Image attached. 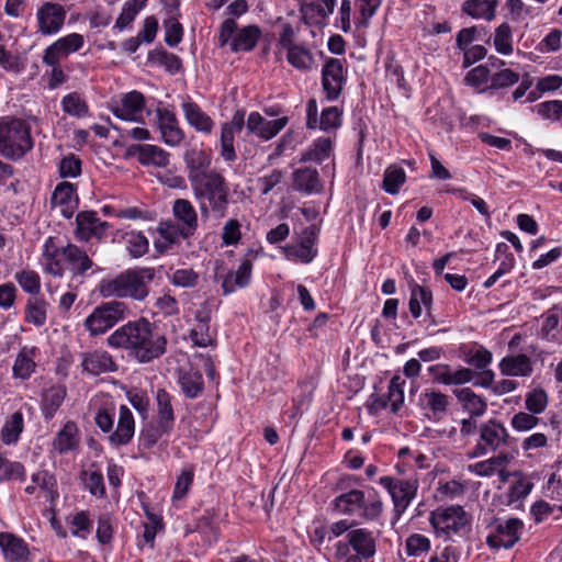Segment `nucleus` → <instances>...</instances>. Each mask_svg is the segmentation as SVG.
Returning a JSON list of instances; mask_svg holds the SVG:
<instances>
[{"mask_svg":"<svg viewBox=\"0 0 562 562\" xmlns=\"http://www.w3.org/2000/svg\"><path fill=\"white\" fill-rule=\"evenodd\" d=\"M108 345L122 349L139 363H149L167 350V338L146 317L128 321L115 329L106 339Z\"/></svg>","mask_w":562,"mask_h":562,"instance_id":"f257e3e1","label":"nucleus"},{"mask_svg":"<svg viewBox=\"0 0 562 562\" xmlns=\"http://www.w3.org/2000/svg\"><path fill=\"white\" fill-rule=\"evenodd\" d=\"M155 276L154 268L127 269L113 279L102 280L100 293L104 297L114 296L143 302L149 295V284Z\"/></svg>","mask_w":562,"mask_h":562,"instance_id":"f03ea898","label":"nucleus"},{"mask_svg":"<svg viewBox=\"0 0 562 562\" xmlns=\"http://www.w3.org/2000/svg\"><path fill=\"white\" fill-rule=\"evenodd\" d=\"M190 186L202 217L209 218L211 214L217 218L226 216L229 205V186L220 171Z\"/></svg>","mask_w":562,"mask_h":562,"instance_id":"7ed1b4c3","label":"nucleus"},{"mask_svg":"<svg viewBox=\"0 0 562 562\" xmlns=\"http://www.w3.org/2000/svg\"><path fill=\"white\" fill-rule=\"evenodd\" d=\"M33 148L30 125L22 119L5 117L0 122V155L19 160Z\"/></svg>","mask_w":562,"mask_h":562,"instance_id":"20e7f679","label":"nucleus"},{"mask_svg":"<svg viewBox=\"0 0 562 562\" xmlns=\"http://www.w3.org/2000/svg\"><path fill=\"white\" fill-rule=\"evenodd\" d=\"M335 558L344 562H363L376 551L373 533L364 528L348 531L346 540L336 543Z\"/></svg>","mask_w":562,"mask_h":562,"instance_id":"39448f33","label":"nucleus"},{"mask_svg":"<svg viewBox=\"0 0 562 562\" xmlns=\"http://www.w3.org/2000/svg\"><path fill=\"white\" fill-rule=\"evenodd\" d=\"M94 422L97 426L103 431L109 434V441L114 447L126 446L131 442L135 432V420L131 409L122 405L119 412V419L115 430L114 426V414L108 409H99Z\"/></svg>","mask_w":562,"mask_h":562,"instance_id":"423d86ee","label":"nucleus"},{"mask_svg":"<svg viewBox=\"0 0 562 562\" xmlns=\"http://www.w3.org/2000/svg\"><path fill=\"white\" fill-rule=\"evenodd\" d=\"M130 314L128 306L122 301H110L97 306L86 318L85 327L91 336L104 334Z\"/></svg>","mask_w":562,"mask_h":562,"instance_id":"0eeeda50","label":"nucleus"},{"mask_svg":"<svg viewBox=\"0 0 562 562\" xmlns=\"http://www.w3.org/2000/svg\"><path fill=\"white\" fill-rule=\"evenodd\" d=\"M261 36V30L257 25H247L237 29V22L229 18L226 19L220 27V45L223 47L231 41V50L249 52L252 50Z\"/></svg>","mask_w":562,"mask_h":562,"instance_id":"6e6552de","label":"nucleus"},{"mask_svg":"<svg viewBox=\"0 0 562 562\" xmlns=\"http://www.w3.org/2000/svg\"><path fill=\"white\" fill-rule=\"evenodd\" d=\"M470 515L459 505L437 508L430 516V522L436 532L445 533L448 537L463 530L470 525Z\"/></svg>","mask_w":562,"mask_h":562,"instance_id":"1a4fd4ad","label":"nucleus"},{"mask_svg":"<svg viewBox=\"0 0 562 562\" xmlns=\"http://www.w3.org/2000/svg\"><path fill=\"white\" fill-rule=\"evenodd\" d=\"M490 526L494 527V531L486 537V544L494 550L513 548L519 541L524 528L522 521L518 518H495Z\"/></svg>","mask_w":562,"mask_h":562,"instance_id":"9d476101","label":"nucleus"},{"mask_svg":"<svg viewBox=\"0 0 562 562\" xmlns=\"http://www.w3.org/2000/svg\"><path fill=\"white\" fill-rule=\"evenodd\" d=\"M347 82L345 60L328 57L322 68V88L328 101L337 100Z\"/></svg>","mask_w":562,"mask_h":562,"instance_id":"9b49d317","label":"nucleus"},{"mask_svg":"<svg viewBox=\"0 0 562 562\" xmlns=\"http://www.w3.org/2000/svg\"><path fill=\"white\" fill-rule=\"evenodd\" d=\"M509 435L505 426L490 419L480 426V439L473 449L471 457H481L487 452H494L502 446L508 445Z\"/></svg>","mask_w":562,"mask_h":562,"instance_id":"f8f14e48","label":"nucleus"},{"mask_svg":"<svg viewBox=\"0 0 562 562\" xmlns=\"http://www.w3.org/2000/svg\"><path fill=\"white\" fill-rule=\"evenodd\" d=\"M380 484L391 494L396 512H405L417 492V481L400 480L391 476L380 477Z\"/></svg>","mask_w":562,"mask_h":562,"instance_id":"ddd939ff","label":"nucleus"},{"mask_svg":"<svg viewBox=\"0 0 562 562\" xmlns=\"http://www.w3.org/2000/svg\"><path fill=\"white\" fill-rule=\"evenodd\" d=\"M65 8L55 2H44L36 12L37 31L44 36L58 33L65 24Z\"/></svg>","mask_w":562,"mask_h":562,"instance_id":"4468645a","label":"nucleus"},{"mask_svg":"<svg viewBox=\"0 0 562 562\" xmlns=\"http://www.w3.org/2000/svg\"><path fill=\"white\" fill-rule=\"evenodd\" d=\"M85 45V38L81 34L71 33L63 36L50 44L43 54V63L56 64L67 58L70 54L80 50Z\"/></svg>","mask_w":562,"mask_h":562,"instance_id":"2eb2a0df","label":"nucleus"},{"mask_svg":"<svg viewBox=\"0 0 562 562\" xmlns=\"http://www.w3.org/2000/svg\"><path fill=\"white\" fill-rule=\"evenodd\" d=\"M184 164L190 184L217 172V170L211 168V155L202 149L188 150L184 155Z\"/></svg>","mask_w":562,"mask_h":562,"instance_id":"dca6fc26","label":"nucleus"},{"mask_svg":"<svg viewBox=\"0 0 562 562\" xmlns=\"http://www.w3.org/2000/svg\"><path fill=\"white\" fill-rule=\"evenodd\" d=\"M319 228L312 225L304 229L302 240L296 245H290L284 248L288 258L296 259L302 262H311L317 255V250L313 248L318 237Z\"/></svg>","mask_w":562,"mask_h":562,"instance_id":"f3484780","label":"nucleus"},{"mask_svg":"<svg viewBox=\"0 0 562 562\" xmlns=\"http://www.w3.org/2000/svg\"><path fill=\"white\" fill-rule=\"evenodd\" d=\"M157 125L165 144L178 146L184 138L182 130L179 127L176 114L168 109L157 110Z\"/></svg>","mask_w":562,"mask_h":562,"instance_id":"a211bd4d","label":"nucleus"},{"mask_svg":"<svg viewBox=\"0 0 562 562\" xmlns=\"http://www.w3.org/2000/svg\"><path fill=\"white\" fill-rule=\"evenodd\" d=\"M127 155L137 157L139 164L144 166L164 168L169 164V154L156 145H131L127 147Z\"/></svg>","mask_w":562,"mask_h":562,"instance_id":"6ab92c4d","label":"nucleus"},{"mask_svg":"<svg viewBox=\"0 0 562 562\" xmlns=\"http://www.w3.org/2000/svg\"><path fill=\"white\" fill-rule=\"evenodd\" d=\"M0 549L5 562H30L26 542L11 532H0Z\"/></svg>","mask_w":562,"mask_h":562,"instance_id":"aec40b11","label":"nucleus"},{"mask_svg":"<svg viewBox=\"0 0 562 562\" xmlns=\"http://www.w3.org/2000/svg\"><path fill=\"white\" fill-rule=\"evenodd\" d=\"M172 214L182 226L183 238L193 236L198 229V213L189 200L177 199L172 205Z\"/></svg>","mask_w":562,"mask_h":562,"instance_id":"412c9836","label":"nucleus"},{"mask_svg":"<svg viewBox=\"0 0 562 562\" xmlns=\"http://www.w3.org/2000/svg\"><path fill=\"white\" fill-rule=\"evenodd\" d=\"M76 236L80 240H88L92 236L101 237L108 228V223L102 222L95 212H81L76 217Z\"/></svg>","mask_w":562,"mask_h":562,"instance_id":"4be33fe9","label":"nucleus"},{"mask_svg":"<svg viewBox=\"0 0 562 562\" xmlns=\"http://www.w3.org/2000/svg\"><path fill=\"white\" fill-rule=\"evenodd\" d=\"M61 257L74 277L85 276L93 266L87 252L74 244L61 247Z\"/></svg>","mask_w":562,"mask_h":562,"instance_id":"5701e85b","label":"nucleus"},{"mask_svg":"<svg viewBox=\"0 0 562 562\" xmlns=\"http://www.w3.org/2000/svg\"><path fill=\"white\" fill-rule=\"evenodd\" d=\"M81 366L83 371L92 375H99L116 370V363L114 362L112 356L102 350H94L82 353Z\"/></svg>","mask_w":562,"mask_h":562,"instance_id":"b1692460","label":"nucleus"},{"mask_svg":"<svg viewBox=\"0 0 562 562\" xmlns=\"http://www.w3.org/2000/svg\"><path fill=\"white\" fill-rule=\"evenodd\" d=\"M145 106V97L138 91L126 93L121 104L113 108V114L125 121H137Z\"/></svg>","mask_w":562,"mask_h":562,"instance_id":"393cba45","label":"nucleus"},{"mask_svg":"<svg viewBox=\"0 0 562 562\" xmlns=\"http://www.w3.org/2000/svg\"><path fill=\"white\" fill-rule=\"evenodd\" d=\"M52 203L54 206L60 207L64 217L70 218L78 204L75 186L66 181L57 184L52 195Z\"/></svg>","mask_w":562,"mask_h":562,"instance_id":"a878e982","label":"nucleus"},{"mask_svg":"<svg viewBox=\"0 0 562 562\" xmlns=\"http://www.w3.org/2000/svg\"><path fill=\"white\" fill-rule=\"evenodd\" d=\"M404 385L405 381L401 376L394 375L390 381L387 394L376 398L373 405L379 409H384L390 404L391 412L397 413L404 403Z\"/></svg>","mask_w":562,"mask_h":562,"instance_id":"bb28decb","label":"nucleus"},{"mask_svg":"<svg viewBox=\"0 0 562 562\" xmlns=\"http://www.w3.org/2000/svg\"><path fill=\"white\" fill-rule=\"evenodd\" d=\"M453 394L471 417H481L487 408L486 401L470 387L454 389Z\"/></svg>","mask_w":562,"mask_h":562,"instance_id":"cd10ccee","label":"nucleus"},{"mask_svg":"<svg viewBox=\"0 0 562 562\" xmlns=\"http://www.w3.org/2000/svg\"><path fill=\"white\" fill-rule=\"evenodd\" d=\"M172 396L165 390L156 392L157 423L162 431H172L175 426V413L172 408Z\"/></svg>","mask_w":562,"mask_h":562,"instance_id":"c85d7f7f","label":"nucleus"},{"mask_svg":"<svg viewBox=\"0 0 562 562\" xmlns=\"http://www.w3.org/2000/svg\"><path fill=\"white\" fill-rule=\"evenodd\" d=\"M499 370L507 376H527L532 372L531 360L524 353L504 357L499 362Z\"/></svg>","mask_w":562,"mask_h":562,"instance_id":"c756f323","label":"nucleus"},{"mask_svg":"<svg viewBox=\"0 0 562 562\" xmlns=\"http://www.w3.org/2000/svg\"><path fill=\"white\" fill-rule=\"evenodd\" d=\"M419 406L440 419L448 411L449 396L435 390H426L419 395Z\"/></svg>","mask_w":562,"mask_h":562,"instance_id":"7c9ffc66","label":"nucleus"},{"mask_svg":"<svg viewBox=\"0 0 562 562\" xmlns=\"http://www.w3.org/2000/svg\"><path fill=\"white\" fill-rule=\"evenodd\" d=\"M359 516L367 521L379 520L383 513V503L378 492L370 487L363 491V502L358 507Z\"/></svg>","mask_w":562,"mask_h":562,"instance_id":"2f4dec72","label":"nucleus"},{"mask_svg":"<svg viewBox=\"0 0 562 562\" xmlns=\"http://www.w3.org/2000/svg\"><path fill=\"white\" fill-rule=\"evenodd\" d=\"M252 265L250 260H244L236 271H229L223 279L222 289L225 295L233 293L237 288H244L249 283Z\"/></svg>","mask_w":562,"mask_h":562,"instance_id":"473e14b6","label":"nucleus"},{"mask_svg":"<svg viewBox=\"0 0 562 562\" xmlns=\"http://www.w3.org/2000/svg\"><path fill=\"white\" fill-rule=\"evenodd\" d=\"M293 188L307 194L318 192L322 189L318 171L310 167L296 169L293 172Z\"/></svg>","mask_w":562,"mask_h":562,"instance_id":"72a5a7b5","label":"nucleus"},{"mask_svg":"<svg viewBox=\"0 0 562 562\" xmlns=\"http://www.w3.org/2000/svg\"><path fill=\"white\" fill-rule=\"evenodd\" d=\"M432 304V293L429 289L414 283L411 286V297L408 302V308L414 318H418L422 315V305L426 310V316H430V308Z\"/></svg>","mask_w":562,"mask_h":562,"instance_id":"f704fd0d","label":"nucleus"},{"mask_svg":"<svg viewBox=\"0 0 562 562\" xmlns=\"http://www.w3.org/2000/svg\"><path fill=\"white\" fill-rule=\"evenodd\" d=\"M182 110L188 123L196 131L211 133L214 126L213 120L201 110V108L191 101L182 103Z\"/></svg>","mask_w":562,"mask_h":562,"instance_id":"c9c22d12","label":"nucleus"},{"mask_svg":"<svg viewBox=\"0 0 562 562\" xmlns=\"http://www.w3.org/2000/svg\"><path fill=\"white\" fill-rule=\"evenodd\" d=\"M79 443L78 427L75 422L68 420L57 432L53 448L60 454L76 449Z\"/></svg>","mask_w":562,"mask_h":562,"instance_id":"e433bc0d","label":"nucleus"},{"mask_svg":"<svg viewBox=\"0 0 562 562\" xmlns=\"http://www.w3.org/2000/svg\"><path fill=\"white\" fill-rule=\"evenodd\" d=\"M178 381L182 393L188 398H196L204 390L203 376L198 370H181Z\"/></svg>","mask_w":562,"mask_h":562,"instance_id":"4c0bfd02","label":"nucleus"},{"mask_svg":"<svg viewBox=\"0 0 562 562\" xmlns=\"http://www.w3.org/2000/svg\"><path fill=\"white\" fill-rule=\"evenodd\" d=\"M498 0H467L462 3V11L473 19L492 21L496 15Z\"/></svg>","mask_w":562,"mask_h":562,"instance_id":"58836bf2","label":"nucleus"},{"mask_svg":"<svg viewBox=\"0 0 562 562\" xmlns=\"http://www.w3.org/2000/svg\"><path fill=\"white\" fill-rule=\"evenodd\" d=\"M66 396V389L54 385L43 392L41 408L45 419H52L61 406Z\"/></svg>","mask_w":562,"mask_h":562,"instance_id":"ea45409f","label":"nucleus"},{"mask_svg":"<svg viewBox=\"0 0 562 562\" xmlns=\"http://www.w3.org/2000/svg\"><path fill=\"white\" fill-rule=\"evenodd\" d=\"M361 502H363V491L351 490L337 496L334 499V506L342 514L352 515L358 512V507Z\"/></svg>","mask_w":562,"mask_h":562,"instance_id":"a19ab883","label":"nucleus"},{"mask_svg":"<svg viewBox=\"0 0 562 562\" xmlns=\"http://www.w3.org/2000/svg\"><path fill=\"white\" fill-rule=\"evenodd\" d=\"M23 430V415L21 412H14L4 423L1 429V440L5 445L15 443Z\"/></svg>","mask_w":562,"mask_h":562,"instance_id":"79ce46f5","label":"nucleus"},{"mask_svg":"<svg viewBox=\"0 0 562 562\" xmlns=\"http://www.w3.org/2000/svg\"><path fill=\"white\" fill-rule=\"evenodd\" d=\"M406 180V173L403 168L390 166L384 171L382 189L389 194H396Z\"/></svg>","mask_w":562,"mask_h":562,"instance_id":"37998d69","label":"nucleus"},{"mask_svg":"<svg viewBox=\"0 0 562 562\" xmlns=\"http://www.w3.org/2000/svg\"><path fill=\"white\" fill-rule=\"evenodd\" d=\"M331 150L333 144L330 138L321 137L302 155L301 160L322 162L330 156Z\"/></svg>","mask_w":562,"mask_h":562,"instance_id":"c03bdc74","label":"nucleus"},{"mask_svg":"<svg viewBox=\"0 0 562 562\" xmlns=\"http://www.w3.org/2000/svg\"><path fill=\"white\" fill-rule=\"evenodd\" d=\"M148 59L164 66L170 74L178 72L182 67L181 59L176 54L169 53L164 48L151 50L148 55Z\"/></svg>","mask_w":562,"mask_h":562,"instance_id":"a18cd8bd","label":"nucleus"},{"mask_svg":"<svg viewBox=\"0 0 562 562\" xmlns=\"http://www.w3.org/2000/svg\"><path fill=\"white\" fill-rule=\"evenodd\" d=\"M288 61L296 69L306 71L312 68L314 58L306 47L295 45L288 49Z\"/></svg>","mask_w":562,"mask_h":562,"instance_id":"49530a36","label":"nucleus"},{"mask_svg":"<svg viewBox=\"0 0 562 562\" xmlns=\"http://www.w3.org/2000/svg\"><path fill=\"white\" fill-rule=\"evenodd\" d=\"M148 0H128L115 22V27L120 31L127 27L136 18L138 12L146 5Z\"/></svg>","mask_w":562,"mask_h":562,"instance_id":"de8ad7c7","label":"nucleus"},{"mask_svg":"<svg viewBox=\"0 0 562 562\" xmlns=\"http://www.w3.org/2000/svg\"><path fill=\"white\" fill-rule=\"evenodd\" d=\"M32 482L35 486L43 491L46 499H48L50 503H53L58 496L56 480L49 472L38 471L34 473L32 475Z\"/></svg>","mask_w":562,"mask_h":562,"instance_id":"09e8293b","label":"nucleus"},{"mask_svg":"<svg viewBox=\"0 0 562 562\" xmlns=\"http://www.w3.org/2000/svg\"><path fill=\"white\" fill-rule=\"evenodd\" d=\"M494 46L496 52L502 55H510L513 53V33L508 23L504 22L496 27Z\"/></svg>","mask_w":562,"mask_h":562,"instance_id":"8fccbe9b","label":"nucleus"},{"mask_svg":"<svg viewBox=\"0 0 562 562\" xmlns=\"http://www.w3.org/2000/svg\"><path fill=\"white\" fill-rule=\"evenodd\" d=\"M35 367L36 364L30 356V351L23 348L15 358L12 368L13 376L22 380L29 379L34 372Z\"/></svg>","mask_w":562,"mask_h":562,"instance_id":"3c124183","label":"nucleus"},{"mask_svg":"<svg viewBox=\"0 0 562 562\" xmlns=\"http://www.w3.org/2000/svg\"><path fill=\"white\" fill-rule=\"evenodd\" d=\"M158 232L164 239V243H156V248L160 251L168 248V246L178 243L180 238H183L182 226L179 224L160 223Z\"/></svg>","mask_w":562,"mask_h":562,"instance_id":"603ef678","label":"nucleus"},{"mask_svg":"<svg viewBox=\"0 0 562 562\" xmlns=\"http://www.w3.org/2000/svg\"><path fill=\"white\" fill-rule=\"evenodd\" d=\"M64 112L71 116L83 117L88 114L89 108L78 92H71L61 100Z\"/></svg>","mask_w":562,"mask_h":562,"instance_id":"864d4df0","label":"nucleus"},{"mask_svg":"<svg viewBox=\"0 0 562 562\" xmlns=\"http://www.w3.org/2000/svg\"><path fill=\"white\" fill-rule=\"evenodd\" d=\"M15 281L29 294L36 295L41 291V278L33 270H23L14 274Z\"/></svg>","mask_w":562,"mask_h":562,"instance_id":"5fc2aeb1","label":"nucleus"},{"mask_svg":"<svg viewBox=\"0 0 562 562\" xmlns=\"http://www.w3.org/2000/svg\"><path fill=\"white\" fill-rule=\"evenodd\" d=\"M127 250L134 258L144 256L149 249L148 239L142 234L131 232L126 234Z\"/></svg>","mask_w":562,"mask_h":562,"instance_id":"6e6d98bb","label":"nucleus"},{"mask_svg":"<svg viewBox=\"0 0 562 562\" xmlns=\"http://www.w3.org/2000/svg\"><path fill=\"white\" fill-rule=\"evenodd\" d=\"M342 111L338 106L325 108L319 116L318 125L323 131L336 130L341 125Z\"/></svg>","mask_w":562,"mask_h":562,"instance_id":"4d7b16f0","label":"nucleus"},{"mask_svg":"<svg viewBox=\"0 0 562 562\" xmlns=\"http://www.w3.org/2000/svg\"><path fill=\"white\" fill-rule=\"evenodd\" d=\"M506 461V456H497L488 460L471 464L469 470L479 476H491L495 473L496 469L502 467Z\"/></svg>","mask_w":562,"mask_h":562,"instance_id":"13d9d810","label":"nucleus"},{"mask_svg":"<svg viewBox=\"0 0 562 562\" xmlns=\"http://www.w3.org/2000/svg\"><path fill=\"white\" fill-rule=\"evenodd\" d=\"M25 480V469L22 463L0 458V481Z\"/></svg>","mask_w":562,"mask_h":562,"instance_id":"bf43d9fd","label":"nucleus"},{"mask_svg":"<svg viewBox=\"0 0 562 562\" xmlns=\"http://www.w3.org/2000/svg\"><path fill=\"white\" fill-rule=\"evenodd\" d=\"M535 111L544 120L552 122L562 120V101L552 100L537 104Z\"/></svg>","mask_w":562,"mask_h":562,"instance_id":"052dcab7","label":"nucleus"},{"mask_svg":"<svg viewBox=\"0 0 562 562\" xmlns=\"http://www.w3.org/2000/svg\"><path fill=\"white\" fill-rule=\"evenodd\" d=\"M405 549L409 557H418L430 550V541L424 535L413 533L406 539Z\"/></svg>","mask_w":562,"mask_h":562,"instance_id":"680f3d73","label":"nucleus"},{"mask_svg":"<svg viewBox=\"0 0 562 562\" xmlns=\"http://www.w3.org/2000/svg\"><path fill=\"white\" fill-rule=\"evenodd\" d=\"M526 408L532 414L542 413L548 405V395L542 389H535L526 395Z\"/></svg>","mask_w":562,"mask_h":562,"instance_id":"e2e57ef3","label":"nucleus"},{"mask_svg":"<svg viewBox=\"0 0 562 562\" xmlns=\"http://www.w3.org/2000/svg\"><path fill=\"white\" fill-rule=\"evenodd\" d=\"M26 321L35 326H42L46 322V304L40 300H29L26 305Z\"/></svg>","mask_w":562,"mask_h":562,"instance_id":"0e129e2a","label":"nucleus"},{"mask_svg":"<svg viewBox=\"0 0 562 562\" xmlns=\"http://www.w3.org/2000/svg\"><path fill=\"white\" fill-rule=\"evenodd\" d=\"M190 338L198 347H209L215 344L210 329V324H195L190 330Z\"/></svg>","mask_w":562,"mask_h":562,"instance_id":"69168bd1","label":"nucleus"},{"mask_svg":"<svg viewBox=\"0 0 562 562\" xmlns=\"http://www.w3.org/2000/svg\"><path fill=\"white\" fill-rule=\"evenodd\" d=\"M319 9L321 4L315 2H302L300 5V13L304 24L308 26L323 25L325 21L319 18Z\"/></svg>","mask_w":562,"mask_h":562,"instance_id":"338daca9","label":"nucleus"},{"mask_svg":"<svg viewBox=\"0 0 562 562\" xmlns=\"http://www.w3.org/2000/svg\"><path fill=\"white\" fill-rule=\"evenodd\" d=\"M92 528V521L90 520L87 512L77 513L71 520V533L75 537L86 539Z\"/></svg>","mask_w":562,"mask_h":562,"instance_id":"774afa93","label":"nucleus"}]
</instances>
